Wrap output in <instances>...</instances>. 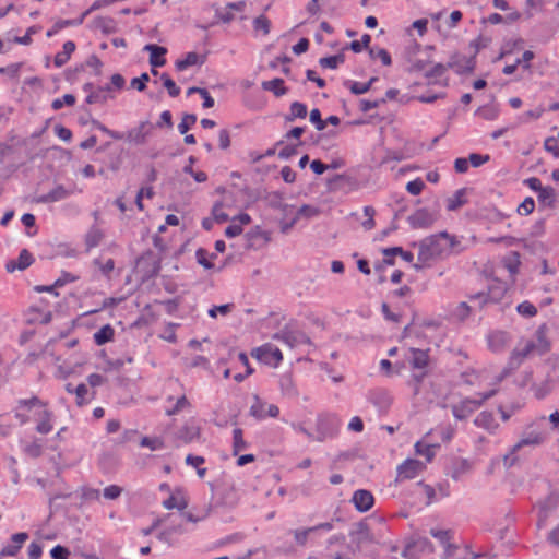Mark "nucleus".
<instances>
[{
  "label": "nucleus",
  "mask_w": 559,
  "mask_h": 559,
  "mask_svg": "<svg viewBox=\"0 0 559 559\" xmlns=\"http://www.w3.org/2000/svg\"><path fill=\"white\" fill-rule=\"evenodd\" d=\"M462 249V241L459 237L448 233H440L428 240L423 247L420 255L425 258H444L459 253Z\"/></svg>",
  "instance_id": "f257e3e1"
},
{
  "label": "nucleus",
  "mask_w": 559,
  "mask_h": 559,
  "mask_svg": "<svg viewBox=\"0 0 559 559\" xmlns=\"http://www.w3.org/2000/svg\"><path fill=\"white\" fill-rule=\"evenodd\" d=\"M550 343L547 338L545 328H539L535 334V340L522 338L511 352L510 361L519 366L522 361L533 354H545L549 350Z\"/></svg>",
  "instance_id": "f03ea898"
},
{
  "label": "nucleus",
  "mask_w": 559,
  "mask_h": 559,
  "mask_svg": "<svg viewBox=\"0 0 559 559\" xmlns=\"http://www.w3.org/2000/svg\"><path fill=\"white\" fill-rule=\"evenodd\" d=\"M249 3L247 0L228 2L224 5L214 7L216 23L229 24L236 20H243L247 16Z\"/></svg>",
  "instance_id": "7ed1b4c3"
},
{
  "label": "nucleus",
  "mask_w": 559,
  "mask_h": 559,
  "mask_svg": "<svg viewBox=\"0 0 559 559\" xmlns=\"http://www.w3.org/2000/svg\"><path fill=\"white\" fill-rule=\"evenodd\" d=\"M136 269L142 273V280L146 281L158 274L160 262L152 251H147L136 260Z\"/></svg>",
  "instance_id": "20e7f679"
},
{
  "label": "nucleus",
  "mask_w": 559,
  "mask_h": 559,
  "mask_svg": "<svg viewBox=\"0 0 559 559\" xmlns=\"http://www.w3.org/2000/svg\"><path fill=\"white\" fill-rule=\"evenodd\" d=\"M251 355L260 362L271 367H277L280 364V348L274 344H264L252 350Z\"/></svg>",
  "instance_id": "39448f33"
},
{
  "label": "nucleus",
  "mask_w": 559,
  "mask_h": 559,
  "mask_svg": "<svg viewBox=\"0 0 559 559\" xmlns=\"http://www.w3.org/2000/svg\"><path fill=\"white\" fill-rule=\"evenodd\" d=\"M278 407L275 404H267L258 395L253 396V403L250 406V415L258 420H264L267 417H276L278 415Z\"/></svg>",
  "instance_id": "423d86ee"
},
{
  "label": "nucleus",
  "mask_w": 559,
  "mask_h": 559,
  "mask_svg": "<svg viewBox=\"0 0 559 559\" xmlns=\"http://www.w3.org/2000/svg\"><path fill=\"white\" fill-rule=\"evenodd\" d=\"M425 468V465L417 460H406L397 468V480L413 479L418 476Z\"/></svg>",
  "instance_id": "0eeeda50"
},
{
  "label": "nucleus",
  "mask_w": 559,
  "mask_h": 559,
  "mask_svg": "<svg viewBox=\"0 0 559 559\" xmlns=\"http://www.w3.org/2000/svg\"><path fill=\"white\" fill-rule=\"evenodd\" d=\"M475 56L474 55H461L456 53L452 57L450 67L457 73H469L475 68Z\"/></svg>",
  "instance_id": "6e6552de"
},
{
  "label": "nucleus",
  "mask_w": 559,
  "mask_h": 559,
  "mask_svg": "<svg viewBox=\"0 0 559 559\" xmlns=\"http://www.w3.org/2000/svg\"><path fill=\"white\" fill-rule=\"evenodd\" d=\"M277 144L278 143H276L274 147L266 150L264 154H258L255 152H252L250 154L252 162L258 164L255 168L257 171L262 173L264 175H271L276 173V165H266L264 164V159L275 154V147L277 146ZM274 177H276V175H274Z\"/></svg>",
  "instance_id": "1a4fd4ad"
},
{
  "label": "nucleus",
  "mask_w": 559,
  "mask_h": 559,
  "mask_svg": "<svg viewBox=\"0 0 559 559\" xmlns=\"http://www.w3.org/2000/svg\"><path fill=\"white\" fill-rule=\"evenodd\" d=\"M72 194V191L67 189L62 185H58L52 190H50L48 193L38 195L35 198L36 203H53L58 201H62L67 198H69Z\"/></svg>",
  "instance_id": "9d476101"
},
{
  "label": "nucleus",
  "mask_w": 559,
  "mask_h": 559,
  "mask_svg": "<svg viewBox=\"0 0 559 559\" xmlns=\"http://www.w3.org/2000/svg\"><path fill=\"white\" fill-rule=\"evenodd\" d=\"M152 126L148 121L141 122L136 128L131 129L126 136V140L129 143L135 145H142L146 142V136L148 135Z\"/></svg>",
  "instance_id": "9b49d317"
},
{
  "label": "nucleus",
  "mask_w": 559,
  "mask_h": 559,
  "mask_svg": "<svg viewBox=\"0 0 559 559\" xmlns=\"http://www.w3.org/2000/svg\"><path fill=\"white\" fill-rule=\"evenodd\" d=\"M41 408V411L35 413V419L37 421L36 431L41 435H47L53 428V414L47 408V406Z\"/></svg>",
  "instance_id": "f8f14e48"
},
{
  "label": "nucleus",
  "mask_w": 559,
  "mask_h": 559,
  "mask_svg": "<svg viewBox=\"0 0 559 559\" xmlns=\"http://www.w3.org/2000/svg\"><path fill=\"white\" fill-rule=\"evenodd\" d=\"M352 501L357 510L366 512L372 508L374 498L370 491L360 489L354 492Z\"/></svg>",
  "instance_id": "ddd939ff"
},
{
  "label": "nucleus",
  "mask_w": 559,
  "mask_h": 559,
  "mask_svg": "<svg viewBox=\"0 0 559 559\" xmlns=\"http://www.w3.org/2000/svg\"><path fill=\"white\" fill-rule=\"evenodd\" d=\"M143 50L150 52V64L153 68L163 67L166 63L164 56L166 55L167 49L165 47L147 44L144 46Z\"/></svg>",
  "instance_id": "4468645a"
},
{
  "label": "nucleus",
  "mask_w": 559,
  "mask_h": 559,
  "mask_svg": "<svg viewBox=\"0 0 559 559\" xmlns=\"http://www.w3.org/2000/svg\"><path fill=\"white\" fill-rule=\"evenodd\" d=\"M28 539V534L21 532L13 534L11 537V544L5 546L1 555L2 556H15L17 551L21 549L22 545Z\"/></svg>",
  "instance_id": "2eb2a0df"
},
{
  "label": "nucleus",
  "mask_w": 559,
  "mask_h": 559,
  "mask_svg": "<svg viewBox=\"0 0 559 559\" xmlns=\"http://www.w3.org/2000/svg\"><path fill=\"white\" fill-rule=\"evenodd\" d=\"M304 132V128L296 127L286 134V140L290 142V145L282 150V156H290L294 154L295 148L301 144L300 138Z\"/></svg>",
  "instance_id": "dca6fc26"
},
{
  "label": "nucleus",
  "mask_w": 559,
  "mask_h": 559,
  "mask_svg": "<svg viewBox=\"0 0 559 559\" xmlns=\"http://www.w3.org/2000/svg\"><path fill=\"white\" fill-rule=\"evenodd\" d=\"M509 334L504 331H495L488 336L489 348L493 352L501 350L509 343Z\"/></svg>",
  "instance_id": "f3484780"
},
{
  "label": "nucleus",
  "mask_w": 559,
  "mask_h": 559,
  "mask_svg": "<svg viewBox=\"0 0 559 559\" xmlns=\"http://www.w3.org/2000/svg\"><path fill=\"white\" fill-rule=\"evenodd\" d=\"M205 61L204 57H201L197 52H188L183 59L176 61L175 67L178 71H183L187 68L195 64H203Z\"/></svg>",
  "instance_id": "a211bd4d"
},
{
  "label": "nucleus",
  "mask_w": 559,
  "mask_h": 559,
  "mask_svg": "<svg viewBox=\"0 0 559 559\" xmlns=\"http://www.w3.org/2000/svg\"><path fill=\"white\" fill-rule=\"evenodd\" d=\"M33 261H34V259H33L32 254L26 249H23L20 252L17 262L15 263L12 261V262L8 263L7 269L9 272L14 271L15 269L25 270L33 263Z\"/></svg>",
  "instance_id": "6ab92c4d"
},
{
  "label": "nucleus",
  "mask_w": 559,
  "mask_h": 559,
  "mask_svg": "<svg viewBox=\"0 0 559 559\" xmlns=\"http://www.w3.org/2000/svg\"><path fill=\"white\" fill-rule=\"evenodd\" d=\"M75 50V44L73 41H66L62 47V51L58 52L55 57V66L60 68L70 59L71 55Z\"/></svg>",
  "instance_id": "aec40b11"
},
{
  "label": "nucleus",
  "mask_w": 559,
  "mask_h": 559,
  "mask_svg": "<svg viewBox=\"0 0 559 559\" xmlns=\"http://www.w3.org/2000/svg\"><path fill=\"white\" fill-rule=\"evenodd\" d=\"M110 91V85H106L105 87H98L96 91L91 92L85 100L87 104L106 103L109 97L108 92Z\"/></svg>",
  "instance_id": "412c9836"
},
{
  "label": "nucleus",
  "mask_w": 559,
  "mask_h": 559,
  "mask_svg": "<svg viewBox=\"0 0 559 559\" xmlns=\"http://www.w3.org/2000/svg\"><path fill=\"white\" fill-rule=\"evenodd\" d=\"M199 436V429L194 425H185L177 431V438L189 443Z\"/></svg>",
  "instance_id": "4be33fe9"
},
{
  "label": "nucleus",
  "mask_w": 559,
  "mask_h": 559,
  "mask_svg": "<svg viewBox=\"0 0 559 559\" xmlns=\"http://www.w3.org/2000/svg\"><path fill=\"white\" fill-rule=\"evenodd\" d=\"M115 331L111 325L106 324L100 328L96 333H94V342L97 345H104L107 342L111 341L114 337Z\"/></svg>",
  "instance_id": "5701e85b"
},
{
  "label": "nucleus",
  "mask_w": 559,
  "mask_h": 559,
  "mask_svg": "<svg viewBox=\"0 0 559 559\" xmlns=\"http://www.w3.org/2000/svg\"><path fill=\"white\" fill-rule=\"evenodd\" d=\"M248 448V443L243 439V431L240 428H235L233 431V453L237 455L240 451Z\"/></svg>",
  "instance_id": "b1692460"
},
{
  "label": "nucleus",
  "mask_w": 559,
  "mask_h": 559,
  "mask_svg": "<svg viewBox=\"0 0 559 559\" xmlns=\"http://www.w3.org/2000/svg\"><path fill=\"white\" fill-rule=\"evenodd\" d=\"M538 202L544 206L552 207L556 202L554 189L551 187H544L538 192Z\"/></svg>",
  "instance_id": "393cba45"
},
{
  "label": "nucleus",
  "mask_w": 559,
  "mask_h": 559,
  "mask_svg": "<svg viewBox=\"0 0 559 559\" xmlns=\"http://www.w3.org/2000/svg\"><path fill=\"white\" fill-rule=\"evenodd\" d=\"M197 261L200 265H202L206 270H211L214 267V264L210 261V257L212 259L216 258L215 253L210 254L205 249L199 248L195 252Z\"/></svg>",
  "instance_id": "a878e982"
},
{
  "label": "nucleus",
  "mask_w": 559,
  "mask_h": 559,
  "mask_svg": "<svg viewBox=\"0 0 559 559\" xmlns=\"http://www.w3.org/2000/svg\"><path fill=\"white\" fill-rule=\"evenodd\" d=\"M412 364L415 368H419V369L427 367L429 364L428 353L425 350H420V349H414Z\"/></svg>",
  "instance_id": "bb28decb"
},
{
  "label": "nucleus",
  "mask_w": 559,
  "mask_h": 559,
  "mask_svg": "<svg viewBox=\"0 0 559 559\" xmlns=\"http://www.w3.org/2000/svg\"><path fill=\"white\" fill-rule=\"evenodd\" d=\"M343 62H344L343 53L324 57V58L320 59V66L325 69H336Z\"/></svg>",
  "instance_id": "cd10ccee"
},
{
  "label": "nucleus",
  "mask_w": 559,
  "mask_h": 559,
  "mask_svg": "<svg viewBox=\"0 0 559 559\" xmlns=\"http://www.w3.org/2000/svg\"><path fill=\"white\" fill-rule=\"evenodd\" d=\"M516 311L519 314L526 317V318H533L537 314V308L530 301L525 300L518 305Z\"/></svg>",
  "instance_id": "c85d7f7f"
},
{
  "label": "nucleus",
  "mask_w": 559,
  "mask_h": 559,
  "mask_svg": "<svg viewBox=\"0 0 559 559\" xmlns=\"http://www.w3.org/2000/svg\"><path fill=\"white\" fill-rule=\"evenodd\" d=\"M415 451L418 455L425 456L430 462L435 456L433 445L426 444L424 442H417L415 444Z\"/></svg>",
  "instance_id": "c756f323"
},
{
  "label": "nucleus",
  "mask_w": 559,
  "mask_h": 559,
  "mask_svg": "<svg viewBox=\"0 0 559 559\" xmlns=\"http://www.w3.org/2000/svg\"><path fill=\"white\" fill-rule=\"evenodd\" d=\"M140 445L150 448L152 451L164 449V441L160 438L143 437L140 441Z\"/></svg>",
  "instance_id": "7c9ffc66"
},
{
  "label": "nucleus",
  "mask_w": 559,
  "mask_h": 559,
  "mask_svg": "<svg viewBox=\"0 0 559 559\" xmlns=\"http://www.w3.org/2000/svg\"><path fill=\"white\" fill-rule=\"evenodd\" d=\"M195 122L197 116L194 114H185L181 122L178 124V131L180 134H186Z\"/></svg>",
  "instance_id": "2f4dec72"
},
{
  "label": "nucleus",
  "mask_w": 559,
  "mask_h": 559,
  "mask_svg": "<svg viewBox=\"0 0 559 559\" xmlns=\"http://www.w3.org/2000/svg\"><path fill=\"white\" fill-rule=\"evenodd\" d=\"M535 210V201L533 198L527 197L524 199V201L518 206V214L522 216L530 215Z\"/></svg>",
  "instance_id": "473e14b6"
},
{
  "label": "nucleus",
  "mask_w": 559,
  "mask_h": 559,
  "mask_svg": "<svg viewBox=\"0 0 559 559\" xmlns=\"http://www.w3.org/2000/svg\"><path fill=\"white\" fill-rule=\"evenodd\" d=\"M163 506L168 510L176 508L180 511H183L187 508V502L182 498L178 499L175 496H170L169 498L163 501Z\"/></svg>",
  "instance_id": "72a5a7b5"
},
{
  "label": "nucleus",
  "mask_w": 559,
  "mask_h": 559,
  "mask_svg": "<svg viewBox=\"0 0 559 559\" xmlns=\"http://www.w3.org/2000/svg\"><path fill=\"white\" fill-rule=\"evenodd\" d=\"M24 452L33 459L39 457L43 453V444L35 440L24 447Z\"/></svg>",
  "instance_id": "f704fd0d"
},
{
  "label": "nucleus",
  "mask_w": 559,
  "mask_h": 559,
  "mask_svg": "<svg viewBox=\"0 0 559 559\" xmlns=\"http://www.w3.org/2000/svg\"><path fill=\"white\" fill-rule=\"evenodd\" d=\"M75 104V97L72 94H66L61 98H56L52 100L51 107L55 110L61 109L64 105L73 106Z\"/></svg>",
  "instance_id": "c9c22d12"
},
{
  "label": "nucleus",
  "mask_w": 559,
  "mask_h": 559,
  "mask_svg": "<svg viewBox=\"0 0 559 559\" xmlns=\"http://www.w3.org/2000/svg\"><path fill=\"white\" fill-rule=\"evenodd\" d=\"M17 403H19V407H24L27 409H32L34 407H46L47 406V403L43 402L37 396H33L31 399L19 400Z\"/></svg>",
  "instance_id": "e433bc0d"
},
{
  "label": "nucleus",
  "mask_w": 559,
  "mask_h": 559,
  "mask_svg": "<svg viewBox=\"0 0 559 559\" xmlns=\"http://www.w3.org/2000/svg\"><path fill=\"white\" fill-rule=\"evenodd\" d=\"M430 534L442 544H448L453 538V532L451 530L432 528Z\"/></svg>",
  "instance_id": "4c0bfd02"
},
{
  "label": "nucleus",
  "mask_w": 559,
  "mask_h": 559,
  "mask_svg": "<svg viewBox=\"0 0 559 559\" xmlns=\"http://www.w3.org/2000/svg\"><path fill=\"white\" fill-rule=\"evenodd\" d=\"M383 253V263L388 265H392L394 263V258L396 255L403 254V249L401 247L388 248L382 251Z\"/></svg>",
  "instance_id": "58836bf2"
},
{
  "label": "nucleus",
  "mask_w": 559,
  "mask_h": 559,
  "mask_svg": "<svg viewBox=\"0 0 559 559\" xmlns=\"http://www.w3.org/2000/svg\"><path fill=\"white\" fill-rule=\"evenodd\" d=\"M150 81L148 73L144 72L139 78H133L130 82V86L139 92H143L146 88V83Z\"/></svg>",
  "instance_id": "ea45409f"
},
{
  "label": "nucleus",
  "mask_w": 559,
  "mask_h": 559,
  "mask_svg": "<svg viewBox=\"0 0 559 559\" xmlns=\"http://www.w3.org/2000/svg\"><path fill=\"white\" fill-rule=\"evenodd\" d=\"M253 27L257 33L269 34L270 21L264 15H260L253 21Z\"/></svg>",
  "instance_id": "a19ab883"
},
{
  "label": "nucleus",
  "mask_w": 559,
  "mask_h": 559,
  "mask_svg": "<svg viewBox=\"0 0 559 559\" xmlns=\"http://www.w3.org/2000/svg\"><path fill=\"white\" fill-rule=\"evenodd\" d=\"M425 189V182L420 178H416L406 185V190L412 195H419Z\"/></svg>",
  "instance_id": "79ce46f5"
},
{
  "label": "nucleus",
  "mask_w": 559,
  "mask_h": 559,
  "mask_svg": "<svg viewBox=\"0 0 559 559\" xmlns=\"http://www.w3.org/2000/svg\"><path fill=\"white\" fill-rule=\"evenodd\" d=\"M364 214L367 217L365 222H362V226L365 229L370 230L376 226L374 215L376 210L372 206H365Z\"/></svg>",
  "instance_id": "37998d69"
},
{
  "label": "nucleus",
  "mask_w": 559,
  "mask_h": 559,
  "mask_svg": "<svg viewBox=\"0 0 559 559\" xmlns=\"http://www.w3.org/2000/svg\"><path fill=\"white\" fill-rule=\"evenodd\" d=\"M307 116V107L301 103H294L290 106L289 119L305 118Z\"/></svg>",
  "instance_id": "c03bdc74"
},
{
  "label": "nucleus",
  "mask_w": 559,
  "mask_h": 559,
  "mask_svg": "<svg viewBox=\"0 0 559 559\" xmlns=\"http://www.w3.org/2000/svg\"><path fill=\"white\" fill-rule=\"evenodd\" d=\"M493 417L490 413H486V412H483L480 413L475 423L480 426V427H484L486 429H490L493 427Z\"/></svg>",
  "instance_id": "a18cd8bd"
},
{
  "label": "nucleus",
  "mask_w": 559,
  "mask_h": 559,
  "mask_svg": "<svg viewBox=\"0 0 559 559\" xmlns=\"http://www.w3.org/2000/svg\"><path fill=\"white\" fill-rule=\"evenodd\" d=\"M370 55L373 59H379L383 66L391 64V57L384 49H370Z\"/></svg>",
  "instance_id": "49530a36"
},
{
  "label": "nucleus",
  "mask_w": 559,
  "mask_h": 559,
  "mask_svg": "<svg viewBox=\"0 0 559 559\" xmlns=\"http://www.w3.org/2000/svg\"><path fill=\"white\" fill-rule=\"evenodd\" d=\"M545 150L550 153L555 158L559 157V143L555 138H548L544 143Z\"/></svg>",
  "instance_id": "de8ad7c7"
},
{
  "label": "nucleus",
  "mask_w": 559,
  "mask_h": 559,
  "mask_svg": "<svg viewBox=\"0 0 559 559\" xmlns=\"http://www.w3.org/2000/svg\"><path fill=\"white\" fill-rule=\"evenodd\" d=\"M154 191L152 187L141 188L135 198V204L139 210H143L142 197H146L148 199L153 198Z\"/></svg>",
  "instance_id": "09e8293b"
},
{
  "label": "nucleus",
  "mask_w": 559,
  "mask_h": 559,
  "mask_svg": "<svg viewBox=\"0 0 559 559\" xmlns=\"http://www.w3.org/2000/svg\"><path fill=\"white\" fill-rule=\"evenodd\" d=\"M74 394L76 396V404L83 405L86 402V396L88 394V389H87L86 384H84V383L79 384L74 390Z\"/></svg>",
  "instance_id": "8fccbe9b"
},
{
  "label": "nucleus",
  "mask_w": 559,
  "mask_h": 559,
  "mask_svg": "<svg viewBox=\"0 0 559 559\" xmlns=\"http://www.w3.org/2000/svg\"><path fill=\"white\" fill-rule=\"evenodd\" d=\"M189 405H190V403H189L188 399L185 395H182L177 399L175 406L171 409H168L166 413H167V415L171 416V415L179 413L180 411L188 407Z\"/></svg>",
  "instance_id": "3c124183"
},
{
  "label": "nucleus",
  "mask_w": 559,
  "mask_h": 559,
  "mask_svg": "<svg viewBox=\"0 0 559 559\" xmlns=\"http://www.w3.org/2000/svg\"><path fill=\"white\" fill-rule=\"evenodd\" d=\"M94 264L97 265L102 273L107 277L109 276V273L115 269V262L112 259H108L105 263H102L100 260L95 259Z\"/></svg>",
  "instance_id": "603ef678"
},
{
  "label": "nucleus",
  "mask_w": 559,
  "mask_h": 559,
  "mask_svg": "<svg viewBox=\"0 0 559 559\" xmlns=\"http://www.w3.org/2000/svg\"><path fill=\"white\" fill-rule=\"evenodd\" d=\"M76 280H79L78 276H75V275H73V274H71L69 272L63 271L61 273V275L55 281V286L62 287V286H64L68 283L75 282Z\"/></svg>",
  "instance_id": "864d4df0"
},
{
  "label": "nucleus",
  "mask_w": 559,
  "mask_h": 559,
  "mask_svg": "<svg viewBox=\"0 0 559 559\" xmlns=\"http://www.w3.org/2000/svg\"><path fill=\"white\" fill-rule=\"evenodd\" d=\"M371 82L369 83H361V82H352L349 85V90L352 93L356 95L364 94L370 90Z\"/></svg>",
  "instance_id": "5fc2aeb1"
},
{
  "label": "nucleus",
  "mask_w": 559,
  "mask_h": 559,
  "mask_svg": "<svg viewBox=\"0 0 559 559\" xmlns=\"http://www.w3.org/2000/svg\"><path fill=\"white\" fill-rule=\"evenodd\" d=\"M447 68L443 64H437L432 68L430 74L428 76H433L437 79L438 82H441L443 85L445 84V74Z\"/></svg>",
  "instance_id": "6e6d98bb"
},
{
  "label": "nucleus",
  "mask_w": 559,
  "mask_h": 559,
  "mask_svg": "<svg viewBox=\"0 0 559 559\" xmlns=\"http://www.w3.org/2000/svg\"><path fill=\"white\" fill-rule=\"evenodd\" d=\"M231 307H233V305H230V304L221 305V306H214V307H212V308L209 310V316H210L211 318H216V317H217V313H221V314H223V316H226L227 313H229V312H230Z\"/></svg>",
  "instance_id": "4d7b16f0"
},
{
  "label": "nucleus",
  "mask_w": 559,
  "mask_h": 559,
  "mask_svg": "<svg viewBox=\"0 0 559 559\" xmlns=\"http://www.w3.org/2000/svg\"><path fill=\"white\" fill-rule=\"evenodd\" d=\"M262 87L266 91H272L276 97H280V78L262 82Z\"/></svg>",
  "instance_id": "13d9d810"
},
{
  "label": "nucleus",
  "mask_w": 559,
  "mask_h": 559,
  "mask_svg": "<svg viewBox=\"0 0 559 559\" xmlns=\"http://www.w3.org/2000/svg\"><path fill=\"white\" fill-rule=\"evenodd\" d=\"M53 130L56 135L66 142L70 141L72 138L71 130L61 124H56Z\"/></svg>",
  "instance_id": "bf43d9fd"
},
{
  "label": "nucleus",
  "mask_w": 559,
  "mask_h": 559,
  "mask_svg": "<svg viewBox=\"0 0 559 559\" xmlns=\"http://www.w3.org/2000/svg\"><path fill=\"white\" fill-rule=\"evenodd\" d=\"M122 489L119 486L110 485L104 489V497L106 499H117L121 495Z\"/></svg>",
  "instance_id": "052dcab7"
},
{
  "label": "nucleus",
  "mask_w": 559,
  "mask_h": 559,
  "mask_svg": "<svg viewBox=\"0 0 559 559\" xmlns=\"http://www.w3.org/2000/svg\"><path fill=\"white\" fill-rule=\"evenodd\" d=\"M50 555L53 559H68L70 552L66 547L57 545L51 549Z\"/></svg>",
  "instance_id": "680f3d73"
},
{
  "label": "nucleus",
  "mask_w": 559,
  "mask_h": 559,
  "mask_svg": "<svg viewBox=\"0 0 559 559\" xmlns=\"http://www.w3.org/2000/svg\"><path fill=\"white\" fill-rule=\"evenodd\" d=\"M218 144L222 150H226L230 145V135L229 131L226 129H222L218 132Z\"/></svg>",
  "instance_id": "e2e57ef3"
},
{
  "label": "nucleus",
  "mask_w": 559,
  "mask_h": 559,
  "mask_svg": "<svg viewBox=\"0 0 559 559\" xmlns=\"http://www.w3.org/2000/svg\"><path fill=\"white\" fill-rule=\"evenodd\" d=\"M180 532L179 528H176V527H169V528H166L164 530L163 532H160L158 535H157V538L163 542V543H166V544H170L171 543V536L173 534L175 533H178Z\"/></svg>",
  "instance_id": "0e129e2a"
},
{
  "label": "nucleus",
  "mask_w": 559,
  "mask_h": 559,
  "mask_svg": "<svg viewBox=\"0 0 559 559\" xmlns=\"http://www.w3.org/2000/svg\"><path fill=\"white\" fill-rule=\"evenodd\" d=\"M310 120L316 124L318 130H323L325 128L326 123L321 119V112L319 109L311 110Z\"/></svg>",
  "instance_id": "69168bd1"
},
{
  "label": "nucleus",
  "mask_w": 559,
  "mask_h": 559,
  "mask_svg": "<svg viewBox=\"0 0 559 559\" xmlns=\"http://www.w3.org/2000/svg\"><path fill=\"white\" fill-rule=\"evenodd\" d=\"M534 59V53L530 50L523 51L521 58H516V62L522 66L523 69H528L531 61Z\"/></svg>",
  "instance_id": "338daca9"
},
{
  "label": "nucleus",
  "mask_w": 559,
  "mask_h": 559,
  "mask_svg": "<svg viewBox=\"0 0 559 559\" xmlns=\"http://www.w3.org/2000/svg\"><path fill=\"white\" fill-rule=\"evenodd\" d=\"M164 126L171 128L173 127V116L169 110H165L160 114L159 121L156 123V127L163 128Z\"/></svg>",
  "instance_id": "774afa93"
}]
</instances>
